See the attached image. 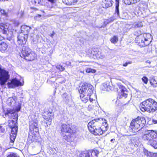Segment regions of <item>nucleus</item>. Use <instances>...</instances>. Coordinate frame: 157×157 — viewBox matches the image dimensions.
<instances>
[{"instance_id": "f257e3e1", "label": "nucleus", "mask_w": 157, "mask_h": 157, "mask_svg": "<svg viewBox=\"0 0 157 157\" xmlns=\"http://www.w3.org/2000/svg\"><path fill=\"white\" fill-rule=\"evenodd\" d=\"M93 90L94 87L91 84L87 83H83L81 88L79 90L81 101L86 103L88 100H89L90 102L95 100L96 98V96L95 94H93Z\"/></svg>"}, {"instance_id": "f03ea898", "label": "nucleus", "mask_w": 157, "mask_h": 157, "mask_svg": "<svg viewBox=\"0 0 157 157\" xmlns=\"http://www.w3.org/2000/svg\"><path fill=\"white\" fill-rule=\"evenodd\" d=\"M99 118L95 119L90 122L88 124V127L90 132L95 135H100L103 132L107 131L108 128L106 121L102 123L100 127L101 123L99 122Z\"/></svg>"}, {"instance_id": "7ed1b4c3", "label": "nucleus", "mask_w": 157, "mask_h": 157, "mask_svg": "<svg viewBox=\"0 0 157 157\" xmlns=\"http://www.w3.org/2000/svg\"><path fill=\"white\" fill-rule=\"evenodd\" d=\"M140 107L143 112L147 111L153 113L157 110V102L154 100L149 98L143 101Z\"/></svg>"}, {"instance_id": "20e7f679", "label": "nucleus", "mask_w": 157, "mask_h": 157, "mask_svg": "<svg viewBox=\"0 0 157 157\" xmlns=\"http://www.w3.org/2000/svg\"><path fill=\"white\" fill-rule=\"evenodd\" d=\"M150 36L149 33H144L137 36L136 39L140 46L144 47L149 44L150 40L148 39Z\"/></svg>"}, {"instance_id": "39448f33", "label": "nucleus", "mask_w": 157, "mask_h": 157, "mask_svg": "<svg viewBox=\"0 0 157 157\" xmlns=\"http://www.w3.org/2000/svg\"><path fill=\"white\" fill-rule=\"evenodd\" d=\"M5 115H7L10 118L13 119L12 120L10 121L9 123V125L10 128L17 126V121L18 120V114L17 113H15L13 110L8 109L5 113Z\"/></svg>"}, {"instance_id": "423d86ee", "label": "nucleus", "mask_w": 157, "mask_h": 157, "mask_svg": "<svg viewBox=\"0 0 157 157\" xmlns=\"http://www.w3.org/2000/svg\"><path fill=\"white\" fill-rule=\"evenodd\" d=\"M8 71L5 70L1 66H0V84L4 85L9 78Z\"/></svg>"}, {"instance_id": "0eeeda50", "label": "nucleus", "mask_w": 157, "mask_h": 157, "mask_svg": "<svg viewBox=\"0 0 157 157\" xmlns=\"http://www.w3.org/2000/svg\"><path fill=\"white\" fill-rule=\"evenodd\" d=\"M157 137V133L154 131L147 130L143 136V138L144 140H148V142L152 140Z\"/></svg>"}, {"instance_id": "6e6552de", "label": "nucleus", "mask_w": 157, "mask_h": 157, "mask_svg": "<svg viewBox=\"0 0 157 157\" xmlns=\"http://www.w3.org/2000/svg\"><path fill=\"white\" fill-rule=\"evenodd\" d=\"M7 86L9 88H13L18 86H22L23 83L16 78L12 79L10 82L7 83Z\"/></svg>"}, {"instance_id": "1a4fd4ad", "label": "nucleus", "mask_w": 157, "mask_h": 157, "mask_svg": "<svg viewBox=\"0 0 157 157\" xmlns=\"http://www.w3.org/2000/svg\"><path fill=\"white\" fill-rule=\"evenodd\" d=\"M136 121V119H133L130 124V127L133 132H137L141 129V126Z\"/></svg>"}, {"instance_id": "9d476101", "label": "nucleus", "mask_w": 157, "mask_h": 157, "mask_svg": "<svg viewBox=\"0 0 157 157\" xmlns=\"http://www.w3.org/2000/svg\"><path fill=\"white\" fill-rule=\"evenodd\" d=\"M53 116L54 114L52 112L48 111L44 112L43 117L45 120L48 121L45 122L46 124H48L49 125L51 124V122L53 118Z\"/></svg>"}, {"instance_id": "9b49d317", "label": "nucleus", "mask_w": 157, "mask_h": 157, "mask_svg": "<svg viewBox=\"0 0 157 157\" xmlns=\"http://www.w3.org/2000/svg\"><path fill=\"white\" fill-rule=\"evenodd\" d=\"M60 128L62 134H64V133H71L73 132L70 124H63L61 125Z\"/></svg>"}, {"instance_id": "f8f14e48", "label": "nucleus", "mask_w": 157, "mask_h": 157, "mask_svg": "<svg viewBox=\"0 0 157 157\" xmlns=\"http://www.w3.org/2000/svg\"><path fill=\"white\" fill-rule=\"evenodd\" d=\"M28 36L23 33H20L17 37L18 43L21 45H24L26 43Z\"/></svg>"}, {"instance_id": "ddd939ff", "label": "nucleus", "mask_w": 157, "mask_h": 157, "mask_svg": "<svg viewBox=\"0 0 157 157\" xmlns=\"http://www.w3.org/2000/svg\"><path fill=\"white\" fill-rule=\"evenodd\" d=\"M29 129L31 131H33L35 132L38 131V121L36 120H32L30 121Z\"/></svg>"}, {"instance_id": "4468645a", "label": "nucleus", "mask_w": 157, "mask_h": 157, "mask_svg": "<svg viewBox=\"0 0 157 157\" xmlns=\"http://www.w3.org/2000/svg\"><path fill=\"white\" fill-rule=\"evenodd\" d=\"M31 49L27 46H24L22 47V50L20 54L21 57L25 59L31 52Z\"/></svg>"}, {"instance_id": "2eb2a0df", "label": "nucleus", "mask_w": 157, "mask_h": 157, "mask_svg": "<svg viewBox=\"0 0 157 157\" xmlns=\"http://www.w3.org/2000/svg\"><path fill=\"white\" fill-rule=\"evenodd\" d=\"M8 32V26L2 23L0 24V35L7 34Z\"/></svg>"}, {"instance_id": "dca6fc26", "label": "nucleus", "mask_w": 157, "mask_h": 157, "mask_svg": "<svg viewBox=\"0 0 157 157\" xmlns=\"http://www.w3.org/2000/svg\"><path fill=\"white\" fill-rule=\"evenodd\" d=\"M21 33H23L25 34V35H27L28 36V34L31 29V27L26 25H24L21 26Z\"/></svg>"}, {"instance_id": "f3484780", "label": "nucleus", "mask_w": 157, "mask_h": 157, "mask_svg": "<svg viewBox=\"0 0 157 157\" xmlns=\"http://www.w3.org/2000/svg\"><path fill=\"white\" fill-rule=\"evenodd\" d=\"M37 56L35 53L31 50V52L27 56H26L25 59L28 61H32L34 60L36 58Z\"/></svg>"}, {"instance_id": "a211bd4d", "label": "nucleus", "mask_w": 157, "mask_h": 157, "mask_svg": "<svg viewBox=\"0 0 157 157\" xmlns=\"http://www.w3.org/2000/svg\"><path fill=\"white\" fill-rule=\"evenodd\" d=\"M113 2L112 0H103L102 5L103 8H108L112 6Z\"/></svg>"}, {"instance_id": "6ab92c4d", "label": "nucleus", "mask_w": 157, "mask_h": 157, "mask_svg": "<svg viewBox=\"0 0 157 157\" xmlns=\"http://www.w3.org/2000/svg\"><path fill=\"white\" fill-rule=\"evenodd\" d=\"M136 119L137 120L136 121L138 122V123H139L142 129L144 125L146 124V121L144 117H138Z\"/></svg>"}, {"instance_id": "aec40b11", "label": "nucleus", "mask_w": 157, "mask_h": 157, "mask_svg": "<svg viewBox=\"0 0 157 157\" xmlns=\"http://www.w3.org/2000/svg\"><path fill=\"white\" fill-rule=\"evenodd\" d=\"M71 133H68L67 134L64 135V134H62L63 139L68 142H70L72 140Z\"/></svg>"}, {"instance_id": "412c9836", "label": "nucleus", "mask_w": 157, "mask_h": 157, "mask_svg": "<svg viewBox=\"0 0 157 157\" xmlns=\"http://www.w3.org/2000/svg\"><path fill=\"white\" fill-rule=\"evenodd\" d=\"M99 152L97 150H92L91 151H89L88 157H97Z\"/></svg>"}, {"instance_id": "4be33fe9", "label": "nucleus", "mask_w": 157, "mask_h": 157, "mask_svg": "<svg viewBox=\"0 0 157 157\" xmlns=\"http://www.w3.org/2000/svg\"><path fill=\"white\" fill-rule=\"evenodd\" d=\"M78 0H62L63 3L68 5H74L77 1Z\"/></svg>"}, {"instance_id": "5701e85b", "label": "nucleus", "mask_w": 157, "mask_h": 157, "mask_svg": "<svg viewBox=\"0 0 157 157\" xmlns=\"http://www.w3.org/2000/svg\"><path fill=\"white\" fill-rule=\"evenodd\" d=\"M102 89L104 90L109 91L111 90V86H109V83L105 82L101 86Z\"/></svg>"}, {"instance_id": "b1692460", "label": "nucleus", "mask_w": 157, "mask_h": 157, "mask_svg": "<svg viewBox=\"0 0 157 157\" xmlns=\"http://www.w3.org/2000/svg\"><path fill=\"white\" fill-rule=\"evenodd\" d=\"M8 45L5 42H2L0 44V51L2 52H4L7 48Z\"/></svg>"}, {"instance_id": "393cba45", "label": "nucleus", "mask_w": 157, "mask_h": 157, "mask_svg": "<svg viewBox=\"0 0 157 157\" xmlns=\"http://www.w3.org/2000/svg\"><path fill=\"white\" fill-rule=\"evenodd\" d=\"M148 143L155 148H157V138H155L152 140L149 141Z\"/></svg>"}, {"instance_id": "a878e982", "label": "nucleus", "mask_w": 157, "mask_h": 157, "mask_svg": "<svg viewBox=\"0 0 157 157\" xmlns=\"http://www.w3.org/2000/svg\"><path fill=\"white\" fill-rule=\"evenodd\" d=\"M126 89L124 87H122L121 90V95L124 98L127 97V92L126 91Z\"/></svg>"}, {"instance_id": "bb28decb", "label": "nucleus", "mask_w": 157, "mask_h": 157, "mask_svg": "<svg viewBox=\"0 0 157 157\" xmlns=\"http://www.w3.org/2000/svg\"><path fill=\"white\" fill-rule=\"evenodd\" d=\"M63 101L66 103H68L69 101V96L66 93H64L62 96Z\"/></svg>"}, {"instance_id": "cd10ccee", "label": "nucleus", "mask_w": 157, "mask_h": 157, "mask_svg": "<svg viewBox=\"0 0 157 157\" xmlns=\"http://www.w3.org/2000/svg\"><path fill=\"white\" fill-rule=\"evenodd\" d=\"M15 103L14 99L12 98H9L7 101V104L9 105L12 106Z\"/></svg>"}, {"instance_id": "c85d7f7f", "label": "nucleus", "mask_w": 157, "mask_h": 157, "mask_svg": "<svg viewBox=\"0 0 157 157\" xmlns=\"http://www.w3.org/2000/svg\"><path fill=\"white\" fill-rule=\"evenodd\" d=\"M89 151H84L81 152L79 155V157H88Z\"/></svg>"}, {"instance_id": "c756f323", "label": "nucleus", "mask_w": 157, "mask_h": 157, "mask_svg": "<svg viewBox=\"0 0 157 157\" xmlns=\"http://www.w3.org/2000/svg\"><path fill=\"white\" fill-rule=\"evenodd\" d=\"M116 1V8L115 12L117 13L118 16L119 15V0H115Z\"/></svg>"}, {"instance_id": "7c9ffc66", "label": "nucleus", "mask_w": 157, "mask_h": 157, "mask_svg": "<svg viewBox=\"0 0 157 157\" xmlns=\"http://www.w3.org/2000/svg\"><path fill=\"white\" fill-rule=\"evenodd\" d=\"M10 128L12 129L11 133L17 134L18 129L17 126H15V127H11Z\"/></svg>"}, {"instance_id": "2f4dec72", "label": "nucleus", "mask_w": 157, "mask_h": 157, "mask_svg": "<svg viewBox=\"0 0 157 157\" xmlns=\"http://www.w3.org/2000/svg\"><path fill=\"white\" fill-rule=\"evenodd\" d=\"M17 134L11 133L10 134V143L13 144L16 138Z\"/></svg>"}, {"instance_id": "473e14b6", "label": "nucleus", "mask_w": 157, "mask_h": 157, "mask_svg": "<svg viewBox=\"0 0 157 157\" xmlns=\"http://www.w3.org/2000/svg\"><path fill=\"white\" fill-rule=\"evenodd\" d=\"M133 25L135 28H140L143 26V24L141 22H136Z\"/></svg>"}, {"instance_id": "72a5a7b5", "label": "nucleus", "mask_w": 157, "mask_h": 157, "mask_svg": "<svg viewBox=\"0 0 157 157\" xmlns=\"http://www.w3.org/2000/svg\"><path fill=\"white\" fill-rule=\"evenodd\" d=\"M118 41V37L117 36H114L110 40L111 42L113 44L116 43Z\"/></svg>"}, {"instance_id": "f704fd0d", "label": "nucleus", "mask_w": 157, "mask_h": 157, "mask_svg": "<svg viewBox=\"0 0 157 157\" xmlns=\"http://www.w3.org/2000/svg\"><path fill=\"white\" fill-rule=\"evenodd\" d=\"M150 83L151 85H153V86L156 87L157 86V82L154 78L151 80Z\"/></svg>"}, {"instance_id": "c9c22d12", "label": "nucleus", "mask_w": 157, "mask_h": 157, "mask_svg": "<svg viewBox=\"0 0 157 157\" xmlns=\"http://www.w3.org/2000/svg\"><path fill=\"white\" fill-rule=\"evenodd\" d=\"M147 154L148 156L149 157H157V153H153L151 152H148Z\"/></svg>"}, {"instance_id": "e433bc0d", "label": "nucleus", "mask_w": 157, "mask_h": 157, "mask_svg": "<svg viewBox=\"0 0 157 157\" xmlns=\"http://www.w3.org/2000/svg\"><path fill=\"white\" fill-rule=\"evenodd\" d=\"M86 72L87 73H94L96 72V70L90 68H88L86 70Z\"/></svg>"}, {"instance_id": "4c0bfd02", "label": "nucleus", "mask_w": 157, "mask_h": 157, "mask_svg": "<svg viewBox=\"0 0 157 157\" xmlns=\"http://www.w3.org/2000/svg\"><path fill=\"white\" fill-rule=\"evenodd\" d=\"M56 68L60 71H63L64 70V67L60 65H57Z\"/></svg>"}, {"instance_id": "58836bf2", "label": "nucleus", "mask_w": 157, "mask_h": 157, "mask_svg": "<svg viewBox=\"0 0 157 157\" xmlns=\"http://www.w3.org/2000/svg\"><path fill=\"white\" fill-rule=\"evenodd\" d=\"M142 81L146 84L147 83L148 80L147 78L145 76L143 77L142 78Z\"/></svg>"}, {"instance_id": "ea45409f", "label": "nucleus", "mask_w": 157, "mask_h": 157, "mask_svg": "<svg viewBox=\"0 0 157 157\" xmlns=\"http://www.w3.org/2000/svg\"><path fill=\"white\" fill-rule=\"evenodd\" d=\"M140 0H127L129 1L130 4H133L139 2Z\"/></svg>"}, {"instance_id": "a19ab883", "label": "nucleus", "mask_w": 157, "mask_h": 157, "mask_svg": "<svg viewBox=\"0 0 157 157\" xmlns=\"http://www.w3.org/2000/svg\"><path fill=\"white\" fill-rule=\"evenodd\" d=\"M28 139H30L32 141H34L35 140V136H32L30 135V133L28 136Z\"/></svg>"}, {"instance_id": "79ce46f5", "label": "nucleus", "mask_w": 157, "mask_h": 157, "mask_svg": "<svg viewBox=\"0 0 157 157\" xmlns=\"http://www.w3.org/2000/svg\"><path fill=\"white\" fill-rule=\"evenodd\" d=\"M7 157H17V156L16 154L11 153L9 154Z\"/></svg>"}, {"instance_id": "37998d69", "label": "nucleus", "mask_w": 157, "mask_h": 157, "mask_svg": "<svg viewBox=\"0 0 157 157\" xmlns=\"http://www.w3.org/2000/svg\"><path fill=\"white\" fill-rule=\"evenodd\" d=\"M0 12L2 14L4 15H6L7 14L5 10L2 9L0 8Z\"/></svg>"}, {"instance_id": "c03bdc74", "label": "nucleus", "mask_w": 157, "mask_h": 157, "mask_svg": "<svg viewBox=\"0 0 157 157\" xmlns=\"http://www.w3.org/2000/svg\"><path fill=\"white\" fill-rule=\"evenodd\" d=\"M21 109V106H18L17 107L15 110H13V111H14L15 113H16V111L17 112H18L20 111ZM11 110H12V109H11ZM13 110V109H12Z\"/></svg>"}, {"instance_id": "a18cd8bd", "label": "nucleus", "mask_w": 157, "mask_h": 157, "mask_svg": "<svg viewBox=\"0 0 157 157\" xmlns=\"http://www.w3.org/2000/svg\"><path fill=\"white\" fill-rule=\"evenodd\" d=\"M132 62L130 61L128 62H126L123 65V66L124 67H126L127 66L128 64H130L132 63Z\"/></svg>"}, {"instance_id": "49530a36", "label": "nucleus", "mask_w": 157, "mask_h": 157, "mask_svg": "<svg viewBox=\"0 0 157 157\" xmlns=\"http://www.w3.org/2000/svg\"><path fill=\"white\" fill-rule=\"evenodd\" d=\"M40 0H34V2H33L34 3V4H39V3Z\"/></svg>"}, {"instance_id": "de8ad7c7", "label": "nucleus", "mask_w": 157, "mask_h": 157, "mask_svg": "<svg viewBox=\"0 0 157 157\" xmlns=\"http://www.w3.org/2000/svg\"><path fill=\"white\" fill-rule=\"evenodd\" d=\"M110 21V19L108 20H106L104 21V23L105 24H108L109 23Z\"/></svg>"}, {"instance_id": "09e8293b", "label": "nucleus", "mask_w": 157, "mask_h": 157, "mask_svg": "<svg viewBox=\"0 0 157 157\" xmlns=\"http://www.w3.org/2000/svg\"><path fill=\"white\" fill-rule=\"evenodd\" d=\"M55 34V32L54 31H53L52 32V33H51L50 34L49 36L52 38L53 37V36Z\"/></svg>"}, {"instance_id": "8fccbe9b", "label": "nucleus", "mask_w": 157, "mask_h": 157, "mask_svg": "<svg viewBox=\"0 0 157 157\" xmlns=\"http://www.w3.org/2000/svg\"><path fill=\"white\" fill-rule=\"evenodd\" d=\"M55 0H48V1L51 3H53Z\"/></svg>"}, {"instance_id": "3c124183", "label": "nucleus", "mask_w": 157, "mask_h": 157, "mask_svg": "<svg viewBox=\"0 0 157 157\" xmlns=\"http://www.w3.org/2000/svg\"><path fill=\"white\" fill-rule=\"evenodd\" d=\"M115 139H112L111 140H110V141L112 143H113L114 141H115Z\"/></svg>"}, {"instance_id": "603ef678", "label": "nucleus", "mask_w": 157, "mask_h": 157, "mask_svg": "<svg viewBox=\"0 0 157 157\" xmlns=\"http://www.w3.org/2000/svg\"><path fill=\"white\" fill-rule=\"evenodd\" d=\"M91 105H89V106H88V109H89L90 110V109H91Z\"/></svg>"}, {"instance_id": "864d4df0", "label": "nucleus", "mask_w": 157, "mask_h": 157, "mask_svg": "<svg viewBox=\"0 0 157 157\" xmlns=\"http://www.w3.org/2000/svg\"><path fill=\"white\" fill-rule=\"evenodd\" d=\"M38 16L39 17H40L41 16V15H40V14H37Z\"/></svg>"}, {"instance_id": "5fc2aeb1", "label": "nucleus", "mask_w": 157, "mask_h": 157, "mask_svg": "<svg viewBox=\"0 0 157 157\" xmlns=\"http://www.w3.org/2000/svg\"><path fill=\"white\" fill-rule=\"evenodd\" d=\"M1 22V17L0 16V22Z\"/></svg>"}, {"instance_id": "6e6d98bb", "label": "nucleus", "mask_w": 157, "mask_h": 157, "mask_svg": "<svg viewBox=\"0 0 157 157\" xmlns=\"http://www.w3.org/2000/svg\"><path fill=\"white\" fill-rule=\"evenodd\" d=\"M83 62V61H80V62H79V63H81V62Z\"/></svg>"}]
</instances>
